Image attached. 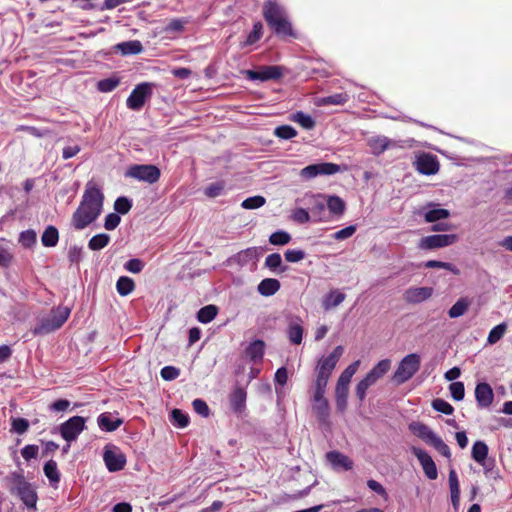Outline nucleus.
I'll return each mask as SVG.
<instances>
[{"mask_svg":"<svg viewBox=\"0 0 512 512\" xmlns=\"http://www.w3.org/2000/svg\"><path fill=\"white\" fill-rule=\"evenodd\" d=\"M104 198L101 189L93 182H88L80 204L72 215V226L76 230H83L93 223L102 213Z\"/></svg>","mask_w":512,"mask_h":512,"instance_id":"nucleus-1","label":"nucleus"},{"mask_svg":"<svg viewBox=\"0 0 512 512\" xmlns=\"http://www.w3.org/2000/svg\"><path fill=\"white\" fill-rule=\"evenodd\" d=\"M343 352L344 348L341 345L336 346L328 356L319 359L316 366L317 376L315 380L314 402L322 412L326 411L328 407L327 401L324 398L328 380Z\"/></svg>","mask_w":512,"mask_h":512,"instance_id":"nucleus-2","label":"nucleus"},{"mask_svg":"<svg viewBox=\"0 0 512 512\" xmlns=\"http://www.w3.org/2000/svg\"><path fill=\"white\" fill-rule=\"evenodd\" d=\"M71 309L57 306L47 316L42 317L33 329L34 335H46L60 329L68 320Z\"/></svg>","mask_w":512,"mask_h":512,"instance_id":"nucleus-3","label":"nucleus"},{"mask_svg":"<svg viewBox=\"0 0 512 512\" xmlns=\"http://www.w3.org/2000/svg\"><path fill=\"white\" fill-rule=\"evenodd\" d=\"M390 368L391 361L389 359H383L379 361L356 385L355 396L360 402L365 400L368 388L381 379L390 370Z\"/></svg>","mask_w":512,"mask_h":512,"instance_id":"nucleus-4","label":"nucleus"},{"mask_svg":"<svg viewBox=\"0 0 512 512\" xmlns=\"http://www.w3.org/2000/svg\"><path fill=\"white\" fill-rule=\"evenodd\" d=\"M421 358L416 353L406 355L399 363L393 374V380L397 384H403L411 379L419 370Z\"/></svg>","mask_w":512,"mask_h":512,"instance_id":"nucleus-5","label":"nucleus"},{"mask_svg":"<svg viewBox=\"0 0 512 512\" xmlns=\"http://www.w3.org/2000/svg\"><path fill=\"white\" fill-rule=\"evenodd\" d=\"M125 176L154 184L159 181L161 172L157 166L152 164H134L127 169Z\"/></svg>","mask_w":512,"mask_h":512,"instance_id":"nucleus-6","label":"nucleus"},{"mask_svg":"<svg viewBox=\"0 0 512 512\" xmlns=\"http://www.w3.org/2000/svg\"><path fill=\"white\" fill-rule=\"evenodd\" d=\"M11 492L17 495L27 508H36L37 494L31 484L26 482L22 475L17 474L14 476V486L11 488Z\"/></svg>","mask_w":512,"mask_h":512,"instance_id":"nucleus-7","label":"nucleus"},{"mask_svg":"<svg viewBox=\"0 0 512 512\" xmlns=\"http://www.w3.org/2000/svg\"><path fill=\"white\" fill-rule=\"evenodd\" d=\"M153 84L144 82L136 85L126 100L127 107L139 111L152 94Z\"/></svg>","mask_w":512,"mask_h":512,"instance_id":"nucleus-8","label":"nucleus"},{"mask_svg":"<svg viewBox=\"0 0 512 512\" xmlns=\"http://www.w3.org/2000/svg\"><path fill=\"white\" fill-rule=\"evenodd\" d=\"M458 237L455 234H434L421 238L418 247L422 250H433L454 244Z\"/></svg>","mask_w":512,"mask_h":512,"instance_id":"nucleus-9","label":"nucleus"},{"mask_svg":"<svg viewBox=\"0 0 512 512\" xmlns=\"http://www.w3.org/2000/svg\"><path fill=\"white\" fill-rule=\"evenodd\" d=\"M341 171V168L339 165L334 163H317L308 165L305 168H303L300 172V175L303 178L311 179L318 175H333Z\"/></svg>","mask_w":512,"mask_h":512,"instance_id":"nucleus-10","label":"nucleus"},{"mask_svg":"<svg viewBox=\"0 0 512 512\" xmlns=\"http://www.w3.org/2000/svg\"><path fill=\"white\" fill-rule=\"evenodd\" d=\"M85 428V418H69L61 424L60 433L67 441H74Z\"/></svg>","mask_w":512,"mask_h":512,"instance_id":"nucleus-11","label":"nucleus"},{"mask_svg":"<svg viewBox=\"0 0 512 512\" xmlns=\"http://www.w3.org/2000/svg\"><path fill=\"white\" fill-rule=\"evenodd\" d=\"M246 74L250 80L268 81L279 79L283 73L281 67L268 65L262 66L258 70H247Z\"/></svg>","mask_w":512,"mask_h":512,"instance_id":"nucleus-12","label":"nucleus"},{"mask_svg":"<svg viewBox=\"0 0 512 512\" xmlns=\"http://www.w3.org/2000/svg\"><path fill=\"white\" fill-rule=\"evenodd\" d=\"M411 451L420 462L426 477L430 480H435L438 476V471L431 456L421 448L412 447Z\"/></svg>","mask_w":512,"mask_h":512,"instance_id":"nucleus-13","label":"nucleus"},{"mask_svg":"<svg viewBox=\"0 0 512 512\" xmlns=\"http://www.w3.org/2000/svg\"><path fill=\"white\" fill-rule=\"evenodd\" d=\"M416 169L423 175H434L439 171V161L435 155L423 153L416 160Z\"/></svg>","mask_w":512,"mask_h":512,"instance_id":"nucleus-14","label":"nucleus"},{"mask_svg":"<svg viewBox=\"0 0 512 512\" xmlns=\"http://www.w3.org/2000/svg\"><path fill=\"white\" fill-rule=\"evenodd\" d=\"M262 13L269 27L287 15L283 6L271 0L264 3Z\"/></svg>","mask_w":512,"mask_h":512,"instance_id":"nucleus-15","label":"nucleus"},{"mask_svg":"<svg viewBox=\"0 0 512 512\" xmlns=\"http://www.w3.org/2000/svg\"><path fill=\"white\" fill-rule=\"evenodd\" d=\"M103 460L107 469L110 472H117L124 468L126 464V457L121 452H116L111 449L105 448Z\"/></svg>","mask_w":512,"mask_h":512,"instance_id":"nucleus-16","label":"nucleus"},{"mask_svg":"<svg viewBox=\"0 0 512 512\" xmlns=\"http://www.w3.org/2000/svg\"><path fill=\"white\" fill-rule=\"evenodd\" d=\"M433 294L431 287H410L404 294L403 299L410 304H418L429 299Z\"/></svg>","mask_w":512,"mask_h":512,"instance_id":"nucleus-17","label":"nucleus"},{"mask_svg":"<svg viewBox=\"0 0 512 512\" xmlns=\"http://www.w3.org/2000/svg\"><path fill=\"white\" fill-rule=\"evenodd\" d=\"M270 29L280 38H292L297 39L298 33L294 30L292 23L288 19V16L285 15L279 21H276Z\"/></svg>","mask_w":512,"mask_h":512,"instance_id":"nucleus-18","label":"nucleus"},{"mask_svg":"<svg viewBox=\"0 0 512 512\" xmlns=\"http://www.w3.org/2000/svg\"><path fill=\"white\" fill-rule=\"evenodd\" d=\"M247 393L245 388L236 386L229 395V403L233 413L241 414L246 408Z\"/></svg>","mask_w":512,"mask_h":512,"instance_id":"nucleus-19","label":"nucleus"},{"mask_svg":"<svg viewBox=\"0 0 512 512\" xmlns=\"http://www.w3.org/2000/svg\"><path fill=\"white\" fill-rule=\"evenodd\" d=\"M326 460L335 470L343 469L347 471L353 468V461L348 456L338 451H330L326 453Z\"/></svg>","mask_w":512,"mask_h":512,"instance_id":"nucleus-20","label":"nucleus"},{"mask_svg":"<svg viewBox=\"0 0 512 512\" xmlns=\"http://www.w3.org/2000/svg\"><path fill=\"white\" fill-rule=\"evenodd\" d=\"M475 398L480 407L486 408L491 405L494 394L488 383H479L475 388Z\"/></svg>","mask_w":512,"mask_h":512,"instance_id":"nucleus-21","label":"nucleus"},{"mask_svg":"<svg viewBox=\"0 0 512 512\" xmlns=\"http://www.w3.org/2000/svg\"><path fill=\"white\" fill-rule=\"evenodd\" d=\"M451 502L455 510H458L460 504V486L458 476L455 470H450L448 475Z\"/></svg>","mask_w":512,"mask_h":512,"instance_id":"nucleus-22","label":"nucleus"},{"mask_svg":"<svg viewBox=\"0 0 512 512\" xmlns=\"http://www.w3.org/2000/svg\"><path fill=\"white\" fill-rule=\"evenodd\" d=\"M346 298V295L338 289L331 290L322 300V307L325 311L340 305Z\"/></svg>","mask_w":512,"mask_h":512,"instance_id":"nucleus-23","label":"nucleus"},{"mask_svg":"<svg viewBox=\"0 0 512 512\" xmlns=\"http://www.w3.org/2000/svg\"><path fill=\"white\" fill-rule=\"evenodd\" d=\"M265 349V342L257 339L251 342L245 349L246 356L253 362H258L263 359Z\"/></svg>","mask_w":512,"mask_h":512,"instance_id":"nucleus-24","label":"nucleus"},{"mask_svg":"<svg viewBox=\"0 0 512 512\" xmlns=\"http://www.w3.org/2000/svg\"><path fill=\"white\" fill-rule=\"evenodd\" d=\"M391 145H394V142L385 136H376L368 139V146L375 155L382 154Z\"/></svg>","mask_w":512,"mask_h":512,"instance_id":"nucleus-25","label":"nucleus"},{"mask_svg":"<svg viewBox=\"0 0 512 512\" xmlns=\"http://www.w3.org/2000/svg\"><path fill=\"white\" fill-rule=\"evenodd\" d=\"M280 287V282L277 279L265 278L258 284L257 290L262 296L269 297L276 294Z\"/></svg>","mask_w":512,"mask_h":512,"instance_id":"nucleus-26","label":"nucleus"},{"mask_svg":"<svg viewBox=\"0 0 512 512\" xmlns=\"http://www.w3.org/2000/svg\"><path fill=\"white\" fill-rule=\"evenodd\" d=\"M115 49L122 55H136L143 51V45L139 40H131L118 43Z\"/></svg>","mask_w":512,"mask_h":512,"instance_id":"nucleus-27","label":"nucleus"},{"mask_svg":"<svg viewBox=\"0 0 512 512\" xmlns=\"http://www.w3.org/2000/svg\"><path fill=\"white\" fill-rule=\"evenodd\" d=\"M59 241V232L55 226L49 225L41 236V242L45 247H55Z\"/></svg>","mask_w":512,"mask_h":512,"instance_id":"nucleus-28","label":"nucleus"},{"mask_svg":"<svg viewBox=\"0 0 512 512\" xmlns=\"http://www.w3.org/2000/svg\"><path fill=\"white\" fill-rule=\"evenodd\" d=\"M410 429L419 438L424 440L426 443L429 444V442L432 440V437H434L436 434L431 431L426 425L420 423V422H412L410 424Z\"/></svg>","mask_w":512,"mask_h":512,"instance_id":"nucleus-29","label":"nucleus"},{"mask_svg":"<svg viewBox=\"0 0 512 512\" xmlns=\"http://www.w3.org/2000/svg\"><path fill=\"white\" fill-rule=\"evenodd\" d=\"M116 290L120 296H127L135 290V282L128 276H121L116 282Z\"/></svg>","mask_w":512,"mask_h":512,"instance_id":"nucleus-30","label":"nucleus"},{"mask_svg":"<svg viewBox=\"0 0 512 512\" xmlns=\"http://www.w3.org/2000/svg\"><path fill=\"white\" fill-rule=\"evenodd\" d=\"M348 393L349 385L337 382L335 388L336 405L341 411L346 408Z\"/></svg>","mask_w":512,"mask_h":512,"instance_id":"nucleus-31","label":"nucleus"},{"mask_svg":"<svg viewBox=\"0 0 512 512\" xmlns=\"http://www.w3.org/2000/svg\"><path fill=\"white\" fill-rule=\"evenodd\" d=\"M218 313V308L215 305H206L202 307L197 313V319L203 324L211 322Z\"/></svg>","mask_w":512,"mask_h":512,"instance_id":"nucleus-32","label":"nucleus"},{"mask_svg":"<svg viewBox=\"0 0 512 512\" xmlns=\"http://www.w3.org/2000/svg\"><path fill=\"white\" fill-rule=\"evenodd\" d=\"M110 243V236L106 233L94 235L88 242V248L92 251H99Z\"/></svg>","mask_w":512,"mask_h":512,"instance_id":"nucleus-33","label":"nucleus"},{"mask_svg":"<svg viewBox=\"0 0 512 512\" xmlns=\"http://www.w3.org/2000/svg\"><path fill=\"white\" fill-rule=\"evenodd\" d=\"M470 306V301L467 298H460L449 309L448 315L450 318H458L466 313Z\"/></svg>","mask_w":512,"mask_h":512,"instance_id":"nucleus-34","label":"nucleus"},{"mask_svg":"<svg viewBox=\"0 0 512 512\" xmlns=\"http://www.w3.org/2000/svg\"><path fill=\"white\" fill-rule=\"evenodd\" d=\"M303 327L300 323H290L287 329V335L290 342L294 345H299L303 339Z\"/></svg>","mask_w":512,"mask_h":512,"instance_id":"nucleus-35","label":"nucleus"},{"mask_svg":"<svg viewBox=\"0 0 512 512\" xmlns=\"http://www.w3.org/2000/svg\"><path fill=\"white\" fill-rule=\"evenodd\" d=\"M488 455V446L483 441H476L472 447V458L476 462H483Z\"/></svg>","mask_w":512,"mask_h":512,"instance_id":"nucleus-36","label":"nucleus"},{"mask_svg":"<svg viewBox=\"0 0 512 512\" xmlns=\"http://www.w3.org/2000/svg\"><path fill=\"white\" fill-rule=\"evenodd\" d=\"M327 207L332 214L340 216L345 211V202L338 196H330L327 200Z\"/></svg>","mask_w":512,"mask_h":512,"instance_id":"nucleus-37","label":"nucleus"},{"mask_svg":"<svg viewBox=\"0 0 512 512\" xmlns=\"http://www.w3.org/2000/svg\"><path fill=\"white\" fill-rule=\"evenodd\" d=\"M450 216V212L444 208H436L427 211L424 215L425 221L428 223H434L441 219H446Z\"/></svg>","mask_w":512,"mask_h":512,"instance_id":"nucleus-38","label":"nucleus"},{"mask_svg":"<svg viewBox=\"0 0 512 512\" xmlns=\"http://www.w3.org/2000/svg\"><path fill=\"white\" fill-rule=\"evenodd\" d=\"M263 35V24L260 21H257L253 24L252 31L248 34L246 41L243 43V46L253 45L258 42Z\"/></svg>","mask_w":512,"mask_h":512,"instance_id":"nucleus-39","label":"nucleus"},{"mask_svg":"<svg viewBox=\"0 0 512 512\" xmlns=\"http://www.w3.org/2000/svg\"><path fill=\"white\" fill-rule=\"evenodd\" d=\"M291 119L307 130L312 129L315 126L314 119L310 115L305 114L301 111L293 114Z\"/></svg>","mask_w":512,"mask_h":512,"instance_id":"nucleus-40","label":"nucleus"},{"mask_svg":"<svg viewBox=\"0 0 512 512\" xmlns=\"http://www.w3.org/2000/svg\"><path fill=\"white\" fill-rule=\"evenodd\" d=\"M44 473L51 483H57L60 480V474L57 469V463L49 460L44 465Z\"/></svg>","mask_w":512,"mask_h":512,"instance_id":"nucleus-41","label":"nucleus"},{"mask_svg":"<svg viewBox=\"0 0 512 512\" xmlns=\"http://www.w3.org/2000/svg\"><path fill=\"white\" fill-rule=\"evenodd\" d=\"M37 234L34 230L28 229L20 233L19 243L25 248H31L36 244Z\"/></svg>","mask_w":512,"mask_h":512,"instance_id":"nucleus-42","label":"nucleus"},{"mask_svg":"<svg viewBox=\"0 0 512 512\" xmlns=\"http://www.w3.org/2000/svg\"><path fill=\"white\" fill-rule=\"evenodd\" d=\"M506 330H507L506 323H500V324L496 325L495 327H493L490 330V332L488 334L487 342L489 344L497 343L504 336Z\"/></svg>","mask_w":512,"mask_h":512,"instance_id":"nucleus-43","label":"nucleus"},{"mask_svg":"<svg viewBox=\"0 0 512 512\" xmlns=\"http://www.w3.org/2000/svg\"><path fill=\"white\" fill-rule=\"evenodd\" d=\"M349 100L347 93H336L321 99L323 105H344Z\"/></svg>","mask_w":512,"mask_h":512,"instance_id":"nucleus-44","label":"nucleus"},{"mask_svg":"<svg viewBox=\"0 0 512 512\" xmlns=\"http://www.w3.org/2000/svg\"><path fill=\"white\" fill-rule=\"evenodd\" d=\"M291 241V235L286 231H276L269 236L272 245H286Z\"/></svg>","mask_w":512,"mask_h":512,"instance_id":"nucleus-45","label":"nucleus"},{"mask_svg":"<svg viewBox=\"0 0 512 512\" xmlns=\"http://www.w3.org/2000/svg\"><path fill=\"white\" fill-rule=\"evenodd\" d=\"M122 423L121 418H116L115 421H112V418H98V426L107 432L116 430Z\"/></svg>","mask_w":512,"mask_h":512,"instance_id":"nucleus-46","label":"nucleus"},{"mask_svg":"<svg viewBox=\"0 0 512 512\" xmlns=\"http://www.w3.org/2000/svg\"><path fill=\"white\" fill-rule=\"evenodd\" d=\"M120 81L116 78H106L102 79L97 83V89L100 92L108 93L116 89L119 85Z\"/></svg>","mask_w":512,"mask_h":512,"instance_id":"nucleus-47","label":"nucleus"},{"mask_svg":"<svg viewBox=\"0 0 512 512\" xmlns=\"http://www.w3.org/2000/svg\"><path fill=\"white\" fill-rule=\"evenodd\" d=\"M225 189V183L224 181H218L211 183L205 188V195L209 198H215L220 196Z\"/></svg>","mask_w":512,"mask_h":512,"instance_id":"nucleus-48","label":"nucleus"},{"mask_svg":"<svg viewBox=\"0 0 512 512\" xmlns=\"http://www.w3.org/2000/svg\"><path fill=\"white\" fill-rule=\"evenodd\" d=\"M274 134L280 139L288 140L294 138L297 131L290 125H281L275 129Z\"/></svg>","mask_w":512,"mask_h":512,"instance_id":"nucleus-49","label":"nucleus"},{"mask_svg":"<svg viewBox=\"0 0 512 512\" xmlns=\"http://www.w3.org/2000/svg\"><path fill=\"white\" fill-rule=\"evenodd\" d=\"M132 207L131 201L127 197H118L114 202V209L119 214H127Z\"/></svg>","mask_w":512,"mask_h":512,"instance_id":"nucleus-50","label":"nucleus"},{"mask_svg":"<svg viewBox=\"0 0 512 512\" xmlns=\"http://www.w3.org/2000/svg\"><path fill=\"white\" fill-rule=\"evenodd\" d=\"M441 455L449 458L451 456L449 447L444 443V441L435 435L432 437V440L429 442Z\"/></svg>","mask_w":512,"mask_h":512,"instance_id":"nucleus-51","label":"nucleus"},{"mask_svg":"<svg viewBox=\"0 0 512 512\" xmlns=\"http://www.w3.org/2000/svg\"><path fill=\"white\" fill-rule=\"evenodd\" d=\"M266 200L263 196L257 195L253 197H249L245 199L241 206L244 209H257L262 207L265 204Z\"/></svg>","mask_w":512,"mask_h":512,"instance_id":"nucleus-52","label":"nucleus"},{"mask_svg":"<svg viewBox=\"0 0 512 512\" xmlns=\"http://www.w3.org/2000/svg\"><path fill=\"white\" fill-rule=\"evenodd\" d=\"M432 407L434 408V410L444 413L446 415L452 414L454 410L451 404H449L447 401L441 398L434 399L432 401Z\"/></svg>","mask_w":512,"mask_h":512,"instance_id":"nucleus-53","label":"nucleus"},{"mask_svg":"<svg viewBox=\"0 0 512 512\" xmlns=\"http://www.w3.org/2000/svg\"><path fill=\"white\" fill-rule=\"evenodd\" d=\"M451 396L454 400H462L465 395V387L463 382H453L449 386Z\"/></svg>","mask_w":512,"mask_h":512,"instance_id":"nucleus-54","label":"nucleus"},{"mask_svg":"<svg viewBox=\"0 0 512 512\" xmlns=\"http://www.w3.org/2000/svg\"><path fill=\"white\" fill-rule=\"evenodd\" d=\"M425 266L427 268H443L453 272L454 274H458L459 270L453 266L451 263L442 262L437 260H429L426 262Z\"/></svg>","mask_w":512,"mask_h":512,"instance_id":"nucleus-55","label":"nucleus"},{"mask_svg":"<svg viewBox=\"0 0 512 512\" xmlns=\"http://www.w3.org/2000/svg\"><path fill=\"white\" fill-rule=\"evenodd\" d=\"M282 258L279 253H272L265 259V266L270 270H276L281 267Z\"/></svg>","mask_w":512,"mask_h":512,"instance_id":"nucleus-56","label":"nucleus"},{"mask_svg":"<svg viewBox=\"0 0 512 512\" xmlns=\"http://www.w3.org/2000/svg\"><path fill=\"white\" fill-rule=\"evenodd\" d=\"M161 377L166 381H172L180 375V370L174 366H165L160 371Z\"/></svg>","mask_w":512,"mask_h":512,"instance_id":"nucleus-57","label":"nucleus"},{"mask_svg":"<svg viewBox=\"0 0 512 512\" xmlns=\"http://www.w3.org/2000/svg\"><path fill=\"white\" fill-rule=\"evenodd\" d=\"M306 254L303 250H296V249H288L284 253V257L286 261L295 263L303 260L305 258Z\"/></svg>","mask_w":512,"mask_h":512,"instance_id":"nucleus-58","label":"nucleus"},{"mask_svg":"<svg viewBox=\"0 0 512 512\" xmlns=\"http://www.w3.org/2000/svg\"><path fill=\"white\" fill-rule=\"evenodd\" d=\"M292 219L300 224H304L310 221V214L304 208H297L292 213Z\"/></svg>","mask_w":512,"mask_h":512,"instance_id":"nucleus-59","label":"nucleus"},{"mask_svg":"<svg viewBox=\"0 0 512 512\" xmlns=\"http://www.w3.org/2000/svg\"><path fill=\"white\" fill-rule=\"evenodd\" d=\"M124 268L132 273H140L144 268V263L138 258H133L125 263Z\"/></svg>","mask_w":512,"mask_h":512,"instance_id":"nucleus-60","label":"nucleus"},{"mask_svg":"<svg viewBox=\"0 0 512 512\" xmlns=\"http://www.w3.org/2000/svg\"><path fill=\"white\" fill-rule=\"evenodd\" d=\"M121 221V217L117 213H109L104 222V228L106 230H114Z\"/></svg>","mask_w":512,"mask_h":512,"instance_id":"nucleus-61","label":"nucleus"},{"mask_svg":"<svg viewBox=\"0 0 512 512\" xmlns=\"http://www.w3.org/2000/svg\"><path fill=\"white\" fill-rule=\"evenodd\" d=\"M355 232H356V226L350 225V226H347V227L335 232L332 237L335 240H344V239L351 237Z\"/></svg>","mask_w":512,"mask_h":512,"instance_id":"nucleus-62","label":"nucleus"},{"mask_svg":"<svg viewBox=\"0 0 512 512\" xmlns=\"http://www.w3.org/2000/svg\"><path fill=\"white\" fill-rule=\"evenodd\" d=\"M193 409L195 413H197L200 416H208L209 414V407L207 403L202 399H195L192 402Z\"/></svg>","mask_w":512,"mask_h":512,"instance_id":"nucleus-63","label":"nucleus"},{"mask_svg":"<svg viewBox=\"0 0 512 512\" xmlns=\"http://www.w3.org/2000/svg\"><path fill=\"white\" fill-rule=\"evenodd\" d=\"M81 258H82V248L77 245L71 246L68 250L69 261L71 263H78V262H80Z\"/></svg>","mask_w":512,"mask_h":512,"instance_id":"nucleus-64","label":"nucleus"}]
</instances>
